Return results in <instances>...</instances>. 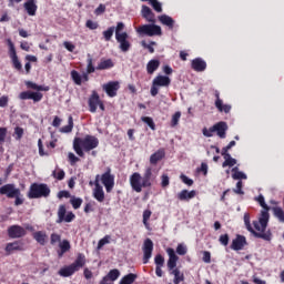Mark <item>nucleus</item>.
<instances>
[{"label":"nucleus","instance_id":"f257e3e1","mask_svg":"<svg viewBox=\"0 0 284 284\" xmlns=\"http://www.w3.org/2000/svg\"><path fill=\"white\" fill-rule=\"evenodd\" d=\"M255 201H257L261 207H263L258 221H253L254 227H252V223L250 222V213H244V225L247 232H251L255 239L272 241V231L267 230V224L270 223V210L272 207L265 203V196H263V194L255 197Z\"/></svg>","mask_w":284,"mask_h":284},{"label":"nucleus","instance_id":"f03ea898","mask_svg":"<svg viewBox=\"0 0 284 284\" xmlns=\"http://www.w3.org/2000/svg\"><path fill=\"white\" fill-rule=\"evenodd\" d=\"M129 181L133 192L141 194V192H143V187H150L152 183L156 181V175L152 173V168L148 166L143 173V176H141V173L134 172L131 174Z\"/></svg>","mask_w":284,"mask_h":284},{"label":"nucleus","instance_id":"7ed1b4c3","mask_svg":"<svg viewBox=\"0 0 284 284\" xmlns=\"http://www.w3.org/2000/svg\"><path fill=\"white\" fill-rule=\"evenodd\" d=\"M97 148H99V138L94 135L87 134L84 138H74L73 140V150L81 159L85 156L84 152H92Z\"/></svg>","mask_w":284,"mask_h":284},{"label":"nucleus","instance_id":"20e7f679","mask_svg":"<svg viewBox=\"0 0 284 284\" xmlns=\"http://www.w3.org/2000/svg\"><path fill=\"white\" fill-rule=\"evenodd\" d=\"M166 254L169 256L168 260V270L174 276L173 283L181 284L185 281V275L176 267V263H179V255H176V251L172 247L166 248Z\"/></svg>","mask_w":284,"mask_h":284},{"label":"nucleus","instance_id":"39448f33","mask_svg":"<svg viewBox=\"0 0 284 284\" xmlns=\"http://www.w3.org/2000/svg\"><path fill=\"white\" fill-rule=\"evenodd\" d=\"M85 263H87L85 254L79 253L77 255L75 261L70 265L61 267L58 274L59 276H62V278H68L72 276L75 272H79V270H81L82 267H85Z\"/></svg>","mask_w":284,"mask_h":284},{"label":"nucleus","instance_id":"423d86ee","mask_svg":"<svg viewBox=\"0 0 284 284\" xmlns=\"http://www.w3.org/2000/svg\"><path fill=\"white\" fill-rule=\"evenodd\" d=\"M115 30V40L119 42V49L121 52H130V49L132 48V43H130V36L128 32H123L125 30V24L123 22H118L116 27H114Z\"/></svg>","mask_w":284,"mask_h":284},{"label":"nucleus","instance_id":"0eeeda50","mask_svg":"<svg viewBox=\"0 0 284 284\" xmlns=\"http://www.w3.org/2000/svg\"><path fill=\"white\" fill-rule=\"evenodd\" d=\"M50 186L45 183H32L27 193L28 199H48L50 196Z\"/></svg>","mask_w":284,"mask_h":284},{"label":"nucleus","instance_id":"6e6552de","mask_svg":"<svg viewBox=\"0 0 284 284\" xmlns=\"http://www.w3.org/2000/svg\"><path fill=\"white\" fill-rule=\"evenodd\" d=\"M227 130H229L227 122L220 121L215 123L213 126H211L210 129L203 128L202 134L203 136H206V139H210L214 136V132H216L220 139H225L227 136Z\"/></svg>","mask_w":284,"mask_h":284},{"label":"nucleus","instance_id":"1a4fd4ad","mask_svg":"<svg viewBox=\"0 0 284 284\" xmlns=\"http://www.w3.org/2000/svg\"><path fill=\"white\" fill-rule=\"evenodd\" d=\"M172 80L168 75H158L153 79L151 85V97H156L159 94V88H170Z\"/></svg>","mask_w":284,"mask_h":284},{"label":"nucleus","instance_id":"9d476101","mask_svg":"<svg viewBox=\"0 0 284 284\" xmlns=\"http://www.w3.org/2000/svg\"><path fill=\"white\" fill-rule=\"evenodd\" d=\"M8 45L9 57L11 59L13 69L17 70V72H20V74H23V64H21L19 55H17V49L14 48V43H12V40H8Z\"/></svg>","mask_w":284,"mask_h":284},{"label":"nucleus","instance_id":"9b49d317","mask_svg":"<svg viewBox=\"0 0 284 284\" xmlns=\"http://www.w3.org/2000/svg\"><path fill=\"white\" fill-rule=\"evenodd\" d=\"M138 33L145 37H161L163 34L161 27L156 24H143L138 28Z\"/></svg>","mask_w":284,"mask_h":284},{"label":"nucleus","instance_id":"f8f14e48","mask_svg":"<svg viewBox=\"0 0 284 284\" xmlns=\"http://www.w3.org/2000/svg\"><path fill=\"white\" fill-rule=\"evenodd\" d=\"M121 89V83L119 81H109L102 85V90L108 94L111 99L116 97L119 90Z\"/></svg>","mask_w":284,"mask_h":284},{"label":"nucleus","instance_id":"ddd939ff","mask_svg":"<svg viewBox=\"0 0 284 284\" xmlns=\"http://www.w3.org/2000/svg\"><path fill=\"white\" fill-rule=\"evenodd\" d=\"M101 182L108 193L114 190V175L112 174L111 169H108L106 172L101 175Z\"/></svg>","mask_w":284,"mask_h":284},{"label":"nucleus","instance_id":"4468645a","mask_svg":"<svg viewBox=\"0 0 284 284\" xmlns=\"http://www.w3.org/2000/svg\"><path fill=\"white\" fill-rule=\"evenodd\" d=\"M142 252H143V264L148 265V263H150V258H152V252H154V242H152L150 239H146L144 241Z\"/></svg>","mask_w":284,"mask_h":284},{"label":"nucleus","instance_id":"2eb2a0df","mask_svg":"<svg viewBox=\"0 0 284 284\" xmlns=\"http://www.w3.org/2000/svg\"><path fill=\"white\" fill-rule=\"evenodd\" d=\"M19 99L21 101H28L31 100L34 103H39V101H41V99H43V93L41 92H34V91H22L19 94Z\"/></svg>","mask_w":284,"mask_h":284},{"label":"nucleus","instance_id":"dca6fc26","mask_svg":"<svg viewBox=\"0 0 284 284\" xmlns=\"http://www.w3.org/2000/svg\"><path fill=\"white\" fill-rule=\"evenodd\" d=\"M65 205H60L59 206V210H58V221L57 223H63V221L65 223H72V221L74 219H77V215H74V213L72 212H69L67 215H65Z\"/></svg>","mask_w":284,"mask_h":284},{"label":"nucleus","instance_id":"f3484780","mask_svg":"<svg viewBox=\"0 0 284 284\" xmlns=\"http://www.w3.org/2000/svg\"><path fill=\"white\" fill-rule=\"evenodd\" d=\"M20 189L14 184H4L0 187V194L7 199H14L19 194Z\"/></svg>","mask_w":284,"mask_h":284},{"label":"nucleus","instance_id":"a211bd4d","mask_svg":"<svg viewBox=\"0 0 284 284\" xmlns=\"http://www.w3.org/2000/svg\"><path fill=\"white\" fill-rule=\"evenodd\" d=\"M101 175L95 176L94 185L95 187L93 189V197L98 203H103L105 201V192L103 191V186L99 183V179Z\"/></svg>","mask_w":284,"mask_h":284},{"label":"nucleus","instance_id":"6ab92c4d","mask_svg":"<svg viewBox=\"0 0 284 284\" xmlns=\"http://www.w3.org/2000/svg\"><path fill=\"white\" fill-rule=\"evenodd\" d=\"M28 232L20 225H12L8 229L9 239H23Z\"/></svg>","mask_w":284,"mask_h":284},{"label":"nucleus","instance_id":"aec40b11","mask_svg":"<svg viewBox=\"0 0 284 284\" xmlns=\"http://www.w3.org/2000/svg\"><path fill=\"white\" fill-rule=\"evenodd\" d=\"M99 103H101V97H99V93L97 91H92V94L88 100L89 112L94 114L97 112V109L99 108Z\"/></svg>","mask_w":284,"mask_h":284},{"label":"nucleus","instance_id":"412c9836","mask_svg":"<svg viewBox=\"0 0 284 284\" xmlns=\"http://www.w3.org/2000/svg\"><path fill=\"white\" fill-rule=\"evenodd\" d=\"M247 245V239L245 235L237 234L236 237L232 241L231 250H234V252H240V250H243Z\"/></svg>","mask_w":284,"mask_h":284},{"label":"nucleus","instance_id":"4be33fe9","mask_svg":"<svg viewBox=\"0 0 284 284\" xmlns=\"http://www.w3.org/2000/svg\"><path fill=\"white\" fill-rule=\"evenodd\" d=\"M4 252L6 256H10V254H14V252H23V244L19 241L10 242L6 245Z\"/></svg>","mask_w":284,"mask_h":284},{"label":"nucleus","instance_id":"5701e85b","mask_svg":"<svg viewBox=\"0 0 284 284\" xmlns=\"http://www.w3.org/2000/svg\"><path fill=\"white\" fill-rule=\"evenodd\" d=\"M191 68L194 72H205L207 70V62L202 58H195L191 62Z\"/></svg>","mask_w":284,"mask_h":284},{"label":"nucleus","instance_id":"b1692460","mask_svg":"<svg viewBox=\"0 0 284 284\" xmlns=\"http://www.w3.org/2000/svg\"><path fill=\"white\" fill-rule=\"evenodd\" d=\"M23 8L29 17H34L37 14V10H39V7L37 6V0H27L23 3Z\"/></svg>","mask_w":284,"mask_h":284},{"label":"nucleus","instance_id":"393cba45","mask_svg":"<svg viewBox=\"0 0 284 284\" xmlns=\"http://www.w3.org/2000/svg\"><path fill=\"white\" fill-rule=\"evenodd\" d=\"M165 159V149H160L150 156L151 165H156L159 161H163Z\"/></svg>","mask_w":284,"mask_h":284},{"label":"nucleus","instance_id":"a878e982","mask_svg":"<svg viewBox=\"0 0 284 284\" xmlns=\"http://www.w3.org/2000/svg\"><path fill=\"white\" fill-rule=\"evenodd\" d=\"M142 17L149 21V23H156V19H154V12L148 6H142Z\"/></svg>","mask_w":284,"mask_h":284},{"label":"nucleus","instance_id":"bb28decb","mask_svg":"<svg viewBox=\"0 0 284 284\" xmlns=\"http://www.w3.org/2000/svg\"><path fill=\"white\" fill-rule=\"evenodd\" d=\"M159 21L162 23V26H166L169 30H174V19H172V17L162 14L159 17Z\"/></svg>","mask_w":284,"mask_h":284},{"label":"nucleus","instance_id":"cd10ccee","mask_svg":"<svg viewBox=\"0 0 284 284\" xmlns=\"http://www.w3.org/2000/svg\"><path fill=\"white\" fill-rule=\"evenodd\" d=\"M33 239L39 243V245H45L48 242V234L45 231H37L33 233Z\"/></svg>","mask_w":284,"mask_h":284},{"label":"nucleus","instance_id":"c85d7f7f","mask_svg":"<svg viewBox=\"0 0 284 284\" xmlns=\"http://www.w3.org/2000/svg\"><path fill=\"white\" fill-rule=\"evenodd\" d=\"M194 196H196V191L182 190L178 194L179 201H191V199H194Z\"/></svg>","mask_w":284,"mask_h":284},{"label":"nucleus","instance_id":"c756f323","mask_svg":"<svg viewBox=\"0 0 284 284\" xmlns=\"http://www.w3.org/2000/svg\"><path fill=\"white\" fill-rule=\"evenodd\" d=\"M160 65H161V61H159L156 59L150 60L146 64L148 74H154V72H156V70H159Z\"/></svg>","mask_w":284,"mask_h":284},{"label":"nucleus","instance_id":"7c9ffc66","mask_svg":"<svg viewBox=\"0 0 284 284\" xmlns=\"http://www.w3.org/2000/svg\"><path fill=\"white\" fill-rule=\"evenodd\" d=\"M59 247H60V251H58V256L59 258H61L63 254H65L67 252H70L72 246L70 245V241L63 240L59 243Z\"/></svg>","mask_w":284,"mask_h":284},{"label":"nucleus","instance_id":"2f4dec72","mask_svg":"<svg viewBox=\"0 0 284 284\" xmlns=\"http://www.w3.org/2000/svg\"><path fill=\"white\" fill-rule=\"evenodd\" d=\"M114 65L112 59H101L99 64L95 67L97 70H111Z\"/></svg>","mask_w":284,"mask_h":284},{"label":"nucleus","instance_id":"473e14b6","mask_svg":"<svg viewBox=\"0 0 284 284\" xmlns=\"http://www.w3.org/2000/svg\"><path fill=\"white\" fill-rule=\"evenodd\" d=\"M272 212H273V216H275V219H277V221L280 223H284V211L283 207L281 206H273L271 207Z\"/></svg>","mask_w":284,"mask_h":284},{"label":"nucleus","instance_id":"72a5a7b5","mask_svg":"<svg viewBox=\"0 0 284 284\" xmlns=\"http://www.w3.org/2000/svg\"><path fill=\"white\" fill-rule=\"evenodd\" d=\"M26 85L30 90H37V92H48V90H50L49 87L39 85V84H37V83L32 82V81H27Z\"/></svg>","mask_w":284,"mask_h":284},{"label":"nucleus","instance_id":"f704fd0d","mask_svg":"<svg viewBox=\"0 0 284 284\" xmlns=\"http://www.w3.org/2000/svg\"><path fill=\"white\" fill-rule=\"evenodd\" d=\"M215 108L219 110V112H224L225 114H230L232 111V105L230 104H223V101L219 100L215 101Z\"/></svg>","mask_w":284,"mask_h":284},{"label":"nucleus","instance_id":"c9c22d12","mask_svg":"<svg viewBox=\"0 0 284 284\" xmlns=\"http://www.w3.org/2000/svg\"><path fill=\"white\" fill-rule=\"evenodd\" d=\"M73 128H74V120L72 119V115H70L68 119V124L62 126L60 129V132L62 134H70V132H72Z\"/></svg>","mask_w":284,"mask_h":284},{"label":"nucleus","instance_id":"e433bc0d","mask_svg":"<svg viewBox=\"0 0 284 284\" xmlns=\"http://www.w3.org/2000/svg\"><path fill=\"white\" fill-rule=\"evenodd\" d=\"M136 278H139V275L129 273L121 278L119 284H132L134 281H136Z\"/></svg>","mask_w":284,"mask_h":284},{"label":"nucleus","instance_id":"4c0bfd02","mask_svg":"<svg viewBox=\"0 0 284 284\" xmlns=\"http://www.w3.org/2000/svg\"><path fill=\"white\" fill-rule=\"evenodd\" d=\"M120 276L121 272L118 268H113L104 276V278H108V281L114 283V281H116Z\"/></svg>","mask_w":284,"mask_h":284},{"label":"nucleus","instance_id":"58836bf2","mask_svg":"<svg viewBox=\"0 0 284 284\" xmlns=\"http://www.w3.org/2000/svg\"><path fill=\"white\" fill-rule=\"evenodd\" d=\"M232 179H234V181H241V179H247V175L241 171H239V166H235L232 169Z\"/></svg>","mask_w":284,"mask_h":284},{"label":"nucleus","instance_id":"ea45409f","mask_svg":"<svg viewBox=\"0 0 284 284\" xmlns=\"http://www.w3.org/2000/svg\"><path fill=\"white\" fill-rule=\"evenodd\" d=\"M88 57L89 58L87 59V73L93 74V72H97V67L94 68L92 57H90V54Z\"/></svg>","mask_w":284,"mask_h":284},{"label":"nucleus","instance_id":"a19ab883","mask_svg":"<svg viewBox=\"0 0 284 284\" xmlns=\"http://www.w3.org/2000/svg\"><path fill=\"white\" fill-rule=\"evenodd\" d=\"M52 176L57 179V181H63V179H65V171H63V169L54 170Z\"/></svg>","mask_w":284,"mask_h":284},{"label":"nucleus","instance_id":"79ce46f5","mask_svg":"<svg viewBox=\"0 0 284 284\" xmlns=\"http://www.w3.org/2000/svg\"><path fill=\"white\" fill-rule=\"evenodd\" d=\"M71 79L75 83V85H81L82 80H81V74L77 70L71 71Z\"/></svg>","mask_w":284,"mask_h":284},{"label":"nucleus","instance_id":"37998d69","mask_svg":"<svg viewBox=\"0 0 284 284\" xmlns=\"http://www.w3.org/2000/svg\"><path fill=\"white\" fill-rule=\"evenodd\" d=\"M102 34L105 41H112V37H114V27L108 28Z\"/></svg>","mask_w":284,"mask_h":284},{"label":"nucleus","instance_id":"c03bdc74","mask_svg":"<svg viewBox=\"0 0 284 284\" xmlns=\"http://www.w3.org/2000/svg\"><path fill=\"white\" fill-rule=\"evenodd\" d=\"M142 48L149 50L150 54H154V45H156L155 41H151L149 44L145 41L141 42Z\"/></svg>","mask_w":284,"mask_h":284},{"label":"nucleus","instance_id":"a18cd8bd","mask_svg":"<svg viewBox=\"0 0 284 284\" xmlns=\"http://www.w3.org/2000/svg\"><path fill=\"white\" fill-rule=\"evenodd\" d=\"M141 121H143V123L149 125L150 129L156 130V124L154 123V120L152 118H150V116H142Z\"/></svg>","mask_w":284,"mask_h":284},{"label":"nucleus","instance_id":"49530a36","mask_svg":"<svg viewBox=\"0 0 284 284\" xmlns=\"http://www.w3.org/2000/svg\"><path fill=\"white\" fill-rule=\"evenodd\" d=\"M150 6H152L155 12H163V7L159 0H149Z\"/></svg>","mask_w":284,"mask_h":284},{"label":"nucleus","instance_id":"de8ad7c7","mask_svg":"<svg viewBox=\"0 0 284 284\" xmlns=\"http://www.w3.org/2000/svg\"><path fill=\"white\" fill-rule=\"evenodd\" d=\"M179 121H181V111H178L172 115L171 128H176V125H179Z\"/></svg>","mask_w":284,"mask_h":284},{"label":"nucleus","instance_id":"09e8293b","mask_svg":"<svg viewBox=\"0 0 284 284\" xmlns=\"http://www.w3.org/2000/svg\"><path fill=\"white\" fill-rule=\"evenodd\" d=\"M70 203L73 210H79V207H81V205L83 204V200L81 197H72L70 200Z\"/></svg>","mask_w":284,"mask_h":284},{"label":"nucleus","instance_id":"8fccbe9b","mask_svg":"<svg viewBox=\"0 0 284 284\" xmlns=\"http://www.w3.org/2000/svg\"><path fill=\"white\" fill-rule=\"evenodd\" d=\"M155 267H163L165 265V257L163 255L158 254L154 257Z\"/></svg>","mask_w":284,"mask_h":284},{"label":"nucleus","instance_id":"3c124183","mask_svg":"<svg viewBox=\"0 0 284 284\" xmlns=\"http://www.w3.org/2000/svg\"><path fill=\"white\" fill-rule=\"evenodd\" d=\"M176 254H179V256H185V254H187V246L184 244H178Z\"/></svg>","mask_w":284,"mask_h":284},{"label":"nucleus","instance_id":"603ef678","mask_svg":"<svg viewBox=\"0 0 284 284\" xmlns=\"http://www.w3.org/2000/svg\"><path fill=\"white\" fill-rule=\"evenodd\" d=\"M150 216H152V211L145 210L143 212V224L145 225V227L150 226V223H148V221H150Z\"/></svg>","mask_w":284,"mask_h":284},{"label":"nucleus","instance_id":"864d4df0","mask_svg":"<svg viewBox=\"0 0 284 284\" xmlns=\"http://www.w3.org/2000/svg\"><path fill=\"white\" fill-rule=\"evenodd\" d=\"M50 243L51 245H54L55 243H61V235L59 233H52L50 235Z\"/></svg>","mask_w":284,"mask_h":284},{"label":"nucleus","instance_id":"5fc2aeb1","mask_svg":"<svg viewBox=\"0 0 284 284\" xmlns=\"http://www.w3.org/2000/svg\"><path fill=\"white\" fill-rule=\"evenodd\" d=\"M68 159H69V163L70 165H77V163H79V161H81V159H79L77 155H74V153L70 152L68 154Z\"/></svg>","mask_w":284,"mask_h":284},{"label":"nucleus","instance_id":"6e6d98bb","mask_svg":"<svg viewBox=\"0 0 284 284\" xmlns=\"http://www.w3.org/2000/svg\"><path fill=\"white\" fill-rule=\"evenodd\" d=\"M235 164H236V159L231 158L229 160H224V162L222 163V168H234Z\"/></svg>","mask_w":284,"mask_h":284},{"label":"nucleus","instance_id":"4d7b16f0","mask_svg":"<svg viewBox=\"0 0 284 284\" xmlns=\"http://www.w3.org/2000/svg\"><path fill=\"white\" fill-rule=\"evenodd\" d=\"M180 179H181L182 183H184L185 185H189V186L194 185V180L187 178V175H185V174H181Z\"/></svg>","mask_w":284,"mask_h":284},{"label":"nucleus","instance_id":"13d9d810","mask_svg":"<svg viewBox=\"0 0 284 284\" xmlns=\"http://www.w3.org/2000/svg\"><path fill=\"white\" fill-rule=\"evenodd\" d=\"M14 134H16L17 141H21V139H23V128L16 126L14 128Z\"/></svg>","mask_w":284,"mask_h":284},{"label":"nucleus","instance_id":"bf43d9fd","mask_svg":"<svg viewBox=\"0 0 284 284\" xmlns=\"http://www.w3.org/2000/svg\"><path fill=\"white\" fill-rule=\"evenodd\" d=\"M220 243L221 245H224L225 247H227V245L230 244V235L229 234H222L220 236Z\"/></svg>","mask_w":284,"mask_h":284},{"label":"nucleus","instance_id":"052dcab7","mask_svg":"<svg viewBox=\"0 0 284 284\" xmlns=\"http://www.w3.org/2000/svg\"><path fill=\"white\" fill-rule=\"evenodd\" d=\"M108 243H110V235H105L103 239H101L98 242V250H101V247H103L104 245H108Z\"/></svg>","mask_w":284,"mask_h":284},{"label":"nucleus","instance_id":"680f3d73","mask_svg":"<svg viewBox=\"0 0 284 284\" xmlns=\"http://www.w3.org/2000/svg\"><path fill=\"white\" fill-rule=\"evenodd\" d=\"M85 27L89 28V30H97L99 28V22L87 20Z\"/></svg>","mask_w":284,"mask_h":284},{"label":"nucleus","instance_id":"e2e57ef3","mask_svg":"<svg viewBox=\"0 0 284 284\" xmlns=\"http://www.w3.org/2000/svg\"><path fill=\"white\" fill-rule=\"evenodd\" d=\"M14 200V205H23V194H21V190L19 191V194L17 196H13Z\"/></svg>","mask_w":284,"mask_h":284},{"label":"nucleus","instance_id":"0e129e2a","mask_svg":"<svg viewBox=\"0 0 284 284\" xmlns=\"http://www.w3.org/2000/svg\"><path fill=\"white\" fill-rule=\"evenodd\" d=\"M161 185L162 187H168V185H170V176H168V174H162Z\"/></svg>","mask_w":284,"mask_h":284},{"label":"nucleus","instance_id":"69168bd1","mask_svg":"<svg viewBox=\"0 0 284 284\" xmlns=\"http://www.w3.org/2000/svg\"><path fill=\"white\" fill-rule=\"evenodd\" d=\"M203 262L204 263H212V253L209 251L203 252Z\"/></svg>","mask_w":284,"mask_h":284},{"label":"nucleus","instance_id":"338daca9","mask_svg":"<svg viewBox=\"0 0 284 284\" xmlns=\"http://www.w3.org/2000/svg\"><path fill=\"white\" fill-rule=\"evenodd\" d=\"M8 101H10L8 95H2L0 98V108H8Z\"/></svg>","mask_w":284,"mask_h":284},{"label":"nucleus","instance_id":"774afa93","mask_svg":"<svg viewBox=\"0 0 284 284\" xmlns=\"http://www.w3.org/2000/svg\"><path fill=\"white\" fill-rule=\"evenodd\" d=\"M64 48L69 51V52H74V49L77 48L74 44H72L71 42L64 41L63 42Z\"/></svg>","mask_w":284,"mask_h":284}]
</instances>
